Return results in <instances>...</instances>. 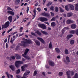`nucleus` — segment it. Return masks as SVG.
Segmentation results:
<instances>
[{
  "label": "nucleus",
  "mask_w": 78,
  "mask_h": 78,
  "mask_svg": "<svg viewBox=\"0 0 78 78\" xmlns=\"http://www.w3.org/2000/svg\"><path fill=\"white\" fill-rule=\"evenodd\" d=\"M47 30H51V28L49 27H48Z\"/></svg>",
  "instance_id": "nucleus-63"
},
{
  "label": "nucleus",
  "mask_w": 78,
  "mask_h": 78,
  "mask_svg": "<svg viewBox=\"0 0 78 78\" xmlns=\"http://www.w3.org/2000/svg\"><path fill=\"white\" fill-rule=\"evenodd\" d=\"M9 67L12 70V71H13V72H14L16 70V68L15 67V66L14 65H11L9 66Z\"/></svg>",
  "instance_id": "nucleus-9"
},
{
  "label": "nucleus",
  "mask_w": 78,
  "mask_h": 78,
  "mask_svg": "<svg viewBox=\"0 0 78 78\" xmlns=\"http://www.w3.org/2000/svg\"><path fill=\"white\" fill-rule=\"evenodd\" d=\"M70 73L71 76H73L74 75V73L73 71L70 72Z\"/></svg>",
  "instance_id": "nucleus-43"
},
{
  "label": "nucleus",
  "mask_w": 78,
  "mask_h": 78,
  "mask_svg": "<svg viewBox=\"0 0 78 78\" xmlns=\"http://www.w3.org/2000/svg\"><path fill=\"white\" fill-rule=\"evenodd\" d=\"M36 9H34L33 11L34 12V15H33L34 16L36 15Z\"/></svg>",
  "instance_id": "nucleus-46"
},
{
  "label": "nucleus",
  "mask_w": 78,
  "mask_h": 78,
  "mask_svg": "<svg viewBox=\"0 0 78 78\" xmlns=\"http://www.w3.org/2000/svg\"><path fill=\"white\" fill-rule=\"evenodd\" d=\"M65 54H69V51H68V50H67V49H66L65 50Z\"/></svg>",
  "instance_id": "nucleus-37"
},
{
  "label": "nucleus",
  "mask_w": 78,
  "mask_h": 78,
  "mask_svg": "<svg viewBox=\"0 0 78 78\" xmlns=\"http://www.w3.org/2000/svg\"><path fill=\"white\" fill-rule=\"evenodd\" d=\"M23 27H21L20 28V32H22V30H23Z\"/></svg>",
  "instance_id": "nucleus-51"
},
{
  "label": "nucleus",
  "mask_w": 78,
  "mask_h": 78,
  "mask_svg": "<svg viewBox=\"0 0 78 78\" xmlns=\"http://www.w3.org/2000/svg\"><path fill=\"white\" fill-rule=\"evenodd\" d=\"M75 32H76V34L77 35H78V29H77L76 30V31H75Z\"/></svg>",
  "instance_id": "nucleus-52"
},
{
  "label": "nucleus",
  "mask_w": 78,
  "mask_h": 78,
  "mask_svg": "<svg viewBox=\"0 0 78 78\" xmlns=\"http://www.w3.org/2000/svg\"><path fill=\"white\" fill-rule=\"evenodd\" d=\"M20 2V0H16L15 1V3L16 5H19V3Z\"/></svg>",
  "instance_id": "nucleus-25"
},
{
  "label": "nucleus",
  "mask_w": 78,
  "mask_h": 78,
  "mask_svg": "<svg viewBox=\"0 0 78 78\" xmlns=\"http://www.w3.org/2000/svg\"><path fill=\"white\" fill-rule=\"evenodd\" d=\"M31 34L32 35H33V36H36V34H35V33L32 32L31 33Z\"/></svg>",
  "instance_id": "nucleus-54"
},
{
  "label": "nucleus",
  "mask_w": 78,
  "mask_h": 78,
  "mask_svg": "<svg viewBox=\"0 0 78 78\" xmlns=\"http://www.w3.org/2000/svg\"><path fill=\"white\" fill-rule=\"evenodd\" d=\"M58 75L59 76H62V75H63V72H60L58 73Z\"/></svg>",
  "instance_id": "nucleus-40"
},
{
  "label": "nucleus",
  "mask_w": 78,
  "mask_h": 78,
  "mask_svg": "<svg viewBox=\"0 0 78 78\" xmlns=\"http://www.w3.org/2000/svg\"><path fill=\"white\" fill-rule=\"evenodd\" d=\"M37 39L39 40V41H41V42L43 43V44H45V41H44V40L42 38L40 37H37Z\"/></svg>",
  "instance_id": "nucleus-17"
},
{
  "label": "nucleus",
  "mask_w": 78,
  "mask_h": 78,
  "mask_svg": "<svg viewBox=\"0 0 78 78\" xmlns=\"http://www.w3.org/2000/svg\"><path fill=\"white\" fill-rule=\"evenodd\" d=\"M9 22L8 21L6 22V23H5L4 25H2V29H3L4 28H8L9 26Z\"/></svg>",
  "instance_id": "nucleus-3"
},
{
  "label": "nucleus",
  "mask_w": 78,
  "mask_h": 78,
  "mask_svg": "<svg viewBox=\"0 0 78 78\" xmlns=\"http://www.w3.org/2000/svg\"><path fill=\"white\" fill-rule=\"evenodd\" d=\"M65 9L66 11H69V9L68 8V6L66 5L65 6Z\"/></svg>",
  "instance_id": "nucleus-42"
},
{
  "label": "nucleus",
  "mask_w": 78,
  "mask_h": 78,
  "mask_svg": "<svg viewBox=\"0 0 78 78\" xmlns=\"http://www.w3.org/2000/svg\"><path fill=\"white\" fill-rule=\"evenodd\" d=\"M41 31L42 33L44 34H48V33L45 31H44L42 30H41Z\"/></svg>",
  "instance_id": "nucleus-33"
},
{
  "label": "nucleus",
  "mask_w": 78,
  "mask_h": 78,
  "mask_svg": "<svg viewBox=\"0 0 78 78\" xmlns=\"http://www.w3.org/2000/svg\"><path fill=\"white\" fill-rule=\"evenodd\" d=\"M75 32V31L74 30H71V31H70V33H71V34H74Z\"/></svg>",
  "instance_id": "nucleus-45"
},
{
  "label": "nucleus",
  "mask_w": 78,
  "mask_h": 78,
  "mask_svg": "<svg viewBox=\"0 0 78 78\" xmlns=\"http://www.w3.org/2000/svg\"><path fill=\"white\" fill-rule=\"evenodd\" d=\"M74 0H68V2H72Z\"/></svg>",
  "instance_id": "nucleus-57"
},
{
  "label": "nucleus",
  "mask_w": 78,
  "mask_h": 78,
  "mask_svg": "<svg viewBox=\"0 0 78 78\" xmlns=\"http://www.w3.org/2000/svg\"><path fill=\"white\" fill-rule=\"evenodd\" d=\"M7 10H8V11H13V10L12 9H11V7H7Z\"/></svg>",
  "instance_id": "nucleus-34"
},
{
  "label": "nucleus",
  "mask_w": 78,
  "mask_h": 78,
  "mask_svg": "<svg viewBox=\"0 0 78 78\" xmlns=\"http://www.w3.org/2000/svg\"><path fill=\"white\" fill-rule=\"evenodd\" d=\"M66 60L67 62H70V59H69V57L68 56L66 57Z\"/></svg>",
  "instance_id": "nucleus-29"
},
{
  "label": "nucleus",
  "mask_w": 78,
  "mask_h": 78,
  "mask_svg": "<svg viewBox=\"0 0 78 78\" xmlns=\"http://www.w3.org/2000/svg\"><path fill=\"white\" fill-rule=\"evenodd\" d=\"M59 10V9L58 7H56L55 8V11L56 12H58V11Z\"/></svg>",
  "instance_id": "nucleus-31"
},
{
  "label": "nucleus",
  "mask_w": 78,
  "mask_h": 78,
  "mask_svg": "<svg viewBox=\"0 0 78 78\" xmlns=\"http://www.w3.org/2000/svg\"><path fill=\"white\" fill-rule=\"evenodd\" d=\"M37 71L36 70H35L34 71V76H35L37 74Z\"/></svg>",
  "instance_id": "nucleus-48"
},
{
  "label": "nucleus",
  "mask_w": 78,
  "mask_h": 78,
  "mask_svg": "<svg viewBox=\"0 0 78 78\" xmlns=\"http://www.w3.org/2000/svg\"><path fill=\"white\" fill-rule=\"evenodd\" d=\"M50 9L51 11H54L55 10V7L53 6H51V7Z\"/></svg>",
  "instance_id": "nucleus-36"
},
{
  "label": "nucleus",
  "mask_w": 78,
  "mask_h": 78,
  "mask_svg": "<svg viewBox=\"0 0 78 78\" xmlns=\"http://www.w3.org/2000/svg\"><path fill=\"white\" fill-rule=\"evenodd\" d=\"M51 25L52 27H55L56 26V23L55 22H52L51 23Z\"/></svg>",
  "instance_id": "nucleus-26"
},
{
  "label": "nucleus",
  "mask_w": 78,
  "mask_h": 78,
  "mask_svg": "<svg viewBox=\"0 0 78 78\" xmlns=\"http://www.w3.org/2000/svg\"><path fill=\"white\" fill-rule=\"evenodd\" d=\"M5 32H6V31H4L2 33V36H4V33H5Z\"/></svg>",
  "instance_id": "nucleus-60"
},
{
  "label": "nucleus",
  "mask_w": 78,
  "mask_h": 78,
  "mask_svg": "<svg viewBox=\"0 0 78 78\" xmlns=\"http://www.w3.org/2000/svg\"><path fill=\"white\" fill-rule=\"evenodd\" d=\"M71 27L72 29H75L76 27V25L75 24H72Z\"/></svg>",
  "instance_id": "nucleus-21"
},
{
  "label": "nucleus",
  "mask_w": 78,
  "mask_h": 78,
  "mask_svg": "<svg viewBox=\"0 0 78 78\" xmlns=\"http://www.w3.org/2000/svg\"><path fill=\"white\" fill-rule=\"evenodd\" d=\"M73 22H74L72 20L70 19L66 21L67 24H70V23H73Z\"/></svg>",
  "instance_id": "nucleus-12"
},
{
  "label": "nucleus",
  "mask_w": 78,
  "mask_h": 78,
  "mask_svg": "<svg viewBox=\"0 0 78 78\" xmlns=\"http://www.w3.org/2000/svg\"><path fill=\"white\" fill-rule=\"evenodd\" d=\"M75 9L76 11H78V4L76 5Z\"/></svg>",
  "instance_id": "nucleus-39"
},
{
  "label": "nucleus",
  "mask_w": 78,
  "mask_h": 78,
  "mask_svg": "<svg viewBox=\"0 0 78 78\" xmlns=\"http://www.w3.org/2000/svg\"><path fill=\"white\" fill-rule=\"evenodd\" d=\"M49 47L50 48H52V44H51V42H50L49 44Z\"/></svg>",
  "instance_id": "nucleus-32"
},
{
  "label": "nucleus",
  "mask_w": 78,
  "mask_h": 78,
  "mask_svg": "<svg viewBox=\"0 0 78 78\" xmlns=\"http://www.w3.org/2000/svg\"><path fill=\"white\" fill-rule=\"evenodd\" d=\"M15 58H15V56L12 55L9 58V60L10 61H12V59L14 60L15 59Z\"/></svg>",
  "instance_id": "nucleus-22"
},
{
  "label": "nucleus",
  "mask_w": 78,
  "mask_h": 78,
  "mask_svg": "<svg viewBox=\"0 0 78 78\" xmlns=\"http://www.w3.org/2000/svg\"><path fill=\"white\" fill-rule=\"evenodd\" d=\"M70 42V44L72 45V44H74V43L75 42L74 40H71Z\"/></svg>",
  "instance_id": "nucleus-41"
},
{
  "label": "nucleus",
  "mask_w": 78,
  "mask_h": 78,
  "mask_svg": "<svg viewBox=\"0 0 78 78\" xmlns=\"http://www.w3.org/2000/svg\"><path fill=\"white\" fill-rule=\"evenodd\" d=\"M15 56L16 57L17 59H21V55L19 54H15Z\"/></svg>",
  "instance_id": "nucleus-11"
},
{
  "label": "nucleus",
  "mask_w": 78,
  "mask_h": 78,
  "mask_svg": "<svg viewBox=\"0 0 78 78\" xmlns=\"http://www.w3.org/2000/svg\"><path fill=\"white\" fill-rule=\"evenodd\" d=\"M28 67V66L27 65H24V66L21 67L22 71L23 72H24L25 70V67Z\"/></svg>",
  "instance_id": "nucleus-10"
},
{
  "label": "nucleus",
  "mask_w": 78,
  "mask_h": 78,
  "mask_svg": "<svg viewBox=\"0 0 78 78\" xmlns=\"http://www.w3.org/2000/svg\"><path fill=\"white\" fill-rule=\"evenodd\" d=\"M5 32H6V31H4L2 33V36H4V33H5Z\"/></svg>",
  "instance_id": "nucleus-61"
},
{
  "label": "nucleus",
  "mask_w": 78,
  "mask_h": 78,
  "mask_svg": "<svg viewBox=\"0 0 78 78\" xmlns=\"http://www.w3.org/2000/svg\"><path fill=\"white\" fill-rule=\"evenodd\" d=\"M35 33H37L39 36H41L42 35V34H41V33L39 30H36L35 31Z\"/></svg>",
  "instance_id": "nucleus-24"
},
{
  "label": "nucleus",
  "mask_w": 78,
  "mask_h": 78,
  "mask_svg": "<svg viewBox=\"0 0 78 78\" xmlns=\"http://www.w3.org/2000/svg\"><path fill=\"white\" fill-rule=\"evenodd\" d=\"M20 46H17L16 47L15 50L16 51H17V50H19V49H20Z\"/></svg>",
  "instance_id": "nucleus-35"
},
{
  "label": "nucleus",
  "mask_w": 78,
  "mask_h": 78,
  "mask_svg": "<svg viewBox=\"0 0 78 78\" xmlns=\"http://www.w3.org/2000/svg\"><path fill=\"white\" fill-rule=\"evenodd\" d=\"M50 13H51V16H54V13H53V12H50Z\"/></svg>",
  "instance_id": "nucleus-58"
},
{
  "label": "nucleus",
  "mask_w": 78,
  "mask_h": 78,
  "mask_svg": "<svg viewBox=\"0 0 78 78\" xmlns=\"http://www.w3.org/2000/svg\"><path fill=\"white\" fill-rule=\"evenodd\" d=\"M55 20H56V17H54L52 18V19L51 20V21Z\"/></svg>",
  "instance_id": "nucleus-49"
},
{
  "label": "nucleus",
  "mask_w": 78,
  "mask_h": 78,
  "mask_svg": "<svg viewBox=\"0 0 78 78\" xmlns=\"http://www.w3.org/2000/svg\"><path fill=\"white\" fill-rule=\"evenodd\" d=\"M20 72V69H18L17 70H16V74H19V73Z\"/></svg>",
  "instance_id": "nucleus-38"
},
{
  "label": "nucleus",
  "mask_w": 78,
  "mask_h": 78,
  "mask_svg": "<svg viewBox=\"0 0 78 78\" xmlns=\"http://www.w3.org/2000/svg\"><path fill=\"white\" fill-rule=\"evenodd\" d=\"M55 52L57 53H59L61 52V51L58 48H57L55 49Z\"/></svg>",
  "instance_id": "nucleus-20"
},
{
  "label": "nucleus",
  "mask_w": 78,
  "mask_h": 78,
  "mask_svg": "<svg viewBox=\"0 0 78 78\" xmlns=\"http://www.w3.org/2000/svg\"><path fill=\"white\" fill-rule=\"evenodd\" d=\"M49 65L51 67H54L55 66V63L52 61H49L48 62Z\"/></svg>",
  "instance_id": "nucleus-6"
},
{
  "label": "nucleus",
  "mask_w": 78,
  "mask_h": 78,
  "mask_svg": "<svg viewBox=\"0 0 78 78\" xmlns=\"http://www.w3.org/2000/svg\"><path fill=\"white\" fill-rule=\"evenodd\" d=\"M73 36V35L72 34H69L67 36V39H69V38H70V37H72Z\"/></svg>",
  "instance_id": "nucleus-30"
},
{
  "label": "nucleus",
  "mask_w": 78,
  "mask_h": 78,
  "mask_svg": "<svg viewBox=\"0 0 78 78\" xmlns=\"http://www.w3.org/2000/svg\"><path fill=\"white\" fill-rule=\"evenodd\" d=\"M42 74L43 75H44V76H45V73L44 72H43L42 73Z\"/></svg>",
  "instance_id": "nucleus-53"
},
{
  "label": "nucleus",
  "mask_w": 78,
  "mask_h": 78,
  "mask_svg": "<svg viewBox=\"0 0 78 78\" xmlns=\"http://www.w3.org/2000/svg\"><path fill=\"white\" fill-rule=\"evenodd\" d=\"M40 20L41 22H46L48 20V19L45 17L40 18Z\"/></svg>",
  "instance_id": "nucleus-7"
},
{
  "label": "nucleus",
  "mask_w": 78,
  "mask_h": 78,
  "mask_svg": "<svg viewBox=\"0 0 78 78\" xmlns=\"http://www.w3.org/2000/svg\"><path fill=\"white\" fill-rule=\"evenodd\" d=\"M12 28H11L7 32V33H9V32H10V31H12Z\"/></svg>",
  "instance_id": "nucleus-50"
},
{
  "label": "nucleus",
  "mask_w": 78,
  "mask_h": 78,
  "mask_svg": "<svg viewBox=\"0 0 78 78\" xmlns=\"http://www.w3.org/2000/svg\"><path fill=\"white\" fill-rule=\"evenodd\" d=\"M52 4V2H49L48 3V4H46L47 6H49L50 5Z\"/></svg>",
  "instance_id": "nucleus-28"
},
{
  "label": "nucleus",
  "mask_w": 78,
  "mask_h": 78,
  "mask_svg": "<svg viewBox=\"0 0 78 78\" xmlns=\"http://www.w3.org/2000/svg\"><path fill=\"white\" fill-rule=\"evenodd\" d=\"M73 15V13L71 12L68 13L67 14V17H70L71 16H72Z\"/></svg>",
  "instance_id": "nucleus-23"
},
{
  "label": "nucleus",
  "mask_w": 78,
  "mask_h": 78,
  "mask_svg": "<svg viewBox=\"0 0 78 78\" xmlns=\"http://www.w3.org/2000/svg\"><path fill=\"white\" fill-rule=\"evenodd\" d=\"M10 42H11L12 44V43H13V40H12V37L11 38Z\"/></svg>",
  "instance_id": "nucleus-55"
},
{
  "label": "nucleus",
  "mask_w": 78,
  "mask_h": 78,
  "mask_svg": "<svg viewBox=\"0 0 78 78\" xmlns=\"http://www.w3.org/2000/svg\"><path fill=\"white\" fill-rule=\"evenodd\" d=\"M16 78H20V77L19 76V75H16Z\"/></svg>",
  "instance_id": "nucleus-64"
},
{
  "label": "nucleus",
  "mask_w": 78,
  "mask_h": 78,
  "mask_svg": "<svg viewBox=\"0 0 78 78\" xmlns=\"http://www.w3.org/2000/svg\"><path fill=\"white\" fill-rule=\"evenodd\" d=\"M20 64H23V62H22V61H16L15 63V66L17 68H18V67H20Z\"/></svg>",
  "instance_id": "nucleus-1"
},
{
  "label": "nucleus",
  "mask_w": 78,
  "mask_h": 78,
  "mask_svg": "<svg viewBox=\"0 0 78 78\" xmlns=\"http://www.w3.org/2000/svg\"><path fill=\"white\" fill-rule=\"evenodd\" d=\"M21 43H19L18 45L20 46H22L23 47H27V44L25 43V41H22Z\"/></svg>",
  "instance_id": "nucleus-4"
},
{
  "label": "nucleus",
  "mask_w": 78,
  "mask_h": 78,
  "mask_svg": "<svg viewBox=\"0 0 78 78\" xmlns=\"http://www.w3.org/2000/svg\"><path fill=\"white\" fill-rule=\"evenodd\" d=\"M28 51H29V49H26L25 50V52H24V54H23L22 55L23 56L24 58H25L27 59H30V58H29L28 57L26 56V55H27V53L28 52Z\"/></svg>",
  "instance_id": "nucleus-2"
},
{
  "label": "nucleus",
  "mask_w": 78,
  "mask_h": 78,
  "mask_svg": "<svg viewBox=\"0 0 78 78\" xmlns=\"http://www.w3.org/2000/svg\"><path fill=\"white\" fill-rule=\"evenodd\" d=\"M66 73L67 74V76L68 78H71V77L70 75V71H68L66 72Z\"/></svg>",
  "instance_id": "nucleus-19"
},
{
  "label": "nucleus",
  "mask_w": 78,
  "mask_h": 78,
  "mask_svg": "<svg viewBox=\"0 0 78 78\" xmlns=\"http://www.w3.org/2000/svg\"><path fill=\"white\" fill-rule=\"evenodd\" d=\"M7 13H8V14H11L13 16L14 15V12L12 11H7Z\"/></svg>",
  "instance_id": "nucleus-14"
},
{
  "label": "nucleus",
  "mask_w": 78,
  "mask_h": 78,
  "mask_svg": "<svg viewBox=\"0 0 78 78\" xmlns=\"http://www.w3.org/2000/svg\"><path fill=\"white\" fill-rule=\"evenodd\" d=\"M37 10H38V11L39 12H40V11H41V9L37 8Z\"/></svg>",
  "instance_id": "nucleus-59"
},
{
  "label": "nucleus",
  "mask_w": 78,
  "mask_h": 78,
  "mask_svg": "<svg viewBox=\"0 0 78 78\" xmlns=\"http://www.w3.org/2000/svg\"><path fill=\"white\" fill-rule=\"evenodd\" d=\"M24 42L26 44V46H27V44H32V41L30 39H26L25 41Z\"/></svg>",
  "instance_id": "nucleus-8"
},
{
  "label": "nucleus",
  "mask_w": 78,
  "mask_h": 78,
  "mask_svg": "<svg viewBox=\"0 0 78 78\" xmlns=\"http://www.w3.org/2000/svg\"><path fill=\"white\" fill-rule=\"evenodd\" d=\"M59 8L60 9V11L61 12H64V11L62 8L59 7Z\"/></svg>",
  "instance_id": "nucleus-27"
},
{
  "label": "nucleus",
  "mask_w": 78,
  "mask_h": 78,
  "mask_svg": "<svg viewBox=\"0 0 78 78\" xmlns=\"http://www.w3.org/2000/svg\"><path fill=\"white\" fill-rule=\"evenodd\" d=\"M5 73L8 77V78H9V74L8 73L6 72Z\"/></svg>",
  "instance_id": "nucleus-47"
},
{
  "label": "nucleus",
  "mask_w": 78,
  "mask_h": 78,
  "mask_svg": "<svg viewBox=\"0 0 78 78\" xmlns=\"http://www.w3.org/2000/svg\"><path fill=\"white\" fill-rule=\"evenodd\" d=\"M73 78H78V74L76 73L75 76L73 77Z\"/></svg>",
  "instance_id": "nucleus-44"
},
{
  "label": "nucleus",
  "mask_w": 78,
  "mask_h": 78,
  "mask_svg": "<svg viewBox=\"0 0 78 78\" xmlns=\"http://www.w3.org/2000/svg\"><path fill=\"white\" fill-rule=\"evenodd\" d=\"M42 16H46V17H50V15L48 13H47L45 12H44L42 14Z\"/></svg>",
  "instance_id": "nucleus-13"
},
{
  "label": "nucleus",
  "mask_w": 78,
  "mask_h": 78,
  "mask_svg": "<svg viewBox=\"0 0 78 78\" xmlns=\"http://www.w3.org/2000/svg\"><path fill=\"white\" fill-rule=\"evenodd\" d=\"M8 19L10 22L11 23L12 21V16H9L8 17Z\"/></svg>",
  "instance_id": "nucleus-16"
},
{
  "label": "nucleus",
  "mask_w": 78,
  "mask_h": 78,
  "mask_svg": "<svg viewBox=\"0 0 78 78\" xmlns=\"http://www.w3.org/2000/svg\"><path fill=\"white\" fill-rule=\"evenodd\" d=\"M69 7H70L71 10H73L75 9V8L74 7V6H73V5L70 4H69Z\"/></svg>",
  "instance_id": "nucleus-15"
},
{
  "label": "nucleus",
  "mask_w": 78,
  "mask_h": 78,
  "mask_svg": "<svg viewBox=\"0 0 78 78\" xmlns=\"http://www.w3.org/2000/svg\"><path fill=\"white\" fill-rule=\"evenodd\" d=\"M63 16L65 17H67V15L66 13L63 14Z\"/></svg>",
  "instance_id": "nucleus-56"
},
{
  "label": "nucleus",
  "mask_w": 78,
  "mask_h": 78,
  "mask_svg": "<svg viewBox=\"0 0 78 78\" xmlns=\"http://www.w3.org/2000/svg\"><path fill=\"white\" fill-rule=\"evenodd\" d=\"M5 32H6V31H4L2 33V36H4V33H5Z\"/></svg>",
  "instance_id": "nucleus-62"
},
{
  "label": "nucleus",
  "mask_w": 78,
  "mask_h": 78,
  "mask_svg": "<svg viewBox=\"0 0 78 78\" xmlns=\"http://www.w3.org/2000/svg\"><path fill=\"white\" fill-rule=\"evenodd\" d=\"M34 41L36 43V44L37 45H38V46H40V42L38 40H34Z\"/></svg>",
  "instance_id": "nucleus-18"
},
{
  "label": "nucleus",
  "mask_w": 78,
  "mask_h": 78,
  "mask_svg": "<svg viewBox=\"0 0 78 78\" xmlns=\"http://www.w3.org/2000/svg\"><path fill=\"white\" fill-rule=\"evenodd\" d=\"M38 26L41 28L43 29H47V27L44 24H39Z\"/></svg>",
  "instance_id": "nucleus-5"
}]
</instances>
